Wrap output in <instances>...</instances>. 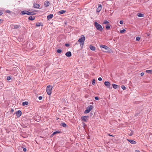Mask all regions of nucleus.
Wrapping results in <instances>:
<instances>
[{
    "mask_svg": "<svg viewBox=\"0 0 152 152\" xmlns=\"http://www.w3.org/2000/svg\"><path fill=\"white\" fill-rule=\"evenodd\" d=\"M3 14V12L2 11H0V15H1Z\"/></svg>",
    "mask_w": 152,
    "mask_h": 152,
    "instance_id": "nucleus-46",
    "label": "nucleus"
},
{
    "mask_svg": "<svg viewBox=\"0 0 152 152\" xmlns=\"http://www.w3.org/2000/svg\"><path fill=\"white\" fill-rule=\"evenodd\" d=\"M106 28L107 30H109L110 28V25H107L106 26Z\"/></svg>",
    "mask_w": 152,
    "mask_h": 152,
    "instance_id": "nucleus-29",
    "label": "nucleus"
},
{
    "mask_svg": "<svg viewBox=\"0 0 152 152\" xmlns=\"http://www.w3.org/2000/svg\"><path fill=\"white\" fill-rule=\"evenodd\" d=\"M50 4L49 1H45L44 3L45 6L46 7H48Z\"/></svg>",
    "mask_w": 152,
    "mask_h": 152,
    "instance_id": "nucleus-14",
    "label": "nucleus"
},
{
    "mask_svg": "<svg viewBox=\"0 0 152 152\" xmlns=\"http://www.w3.org/2000/svg\"><path fill=\"white\" fill-rule=\"evenodd\" d=\"M108 135L110 136H113V135H112L109 134H108Z\"/></svg>",
    "mask_w": 152,
    "mask_h": 152,
    "instance_id": "nucleus-49",
    "label": "nucleus"
},
{
    "mask_svg": "<svg viewBox=\"0 0 152 152\" xmlns=\"http://www.w3.org/2000/svg\"><path fill=\"white\" fill-rule=\"evenodd\" d=\"M56 52L57 53H60L61 52L62 50L61 49H58L57 50Z\"/></svg>",
    "mask_w": 152,
    "mask_h": 152,
    "instance_id": "nucleus-32",
    "label": "nucleus"
},
{
    "mask_svg": "<svg viewBox=\"0 0 152 152\" xmlns=\"http://www.w3.org/2000/svg\"><path fill=\"white\" fill-rule=\"evenodd\" d=\"M136 151H137V152H140V151H137V150H136Z\"/></svg>",
    "mask_w": 152,
    "mask_h": 152,
    "instance_id": "nucleus-50",
    "label": "nucleus"
},
{
    "mask_svg": "<svg viewBox=\"0 0 152 152\" xmlns=\"http://www.w3.org/2000/svg\"><path fill=\"white\" fill-rule=\"evenodd\" d=\"M126 31V30L124 29H123L122 30H121L120 31V32L121 33V34H123V33L125 31Z\"/></svg>",
    "mask_w": 152,
    "mask_h": 152,
    "instance_id": "nucleus-33",
    "label": "nucleus"
},
{
    "mask_svg": "<svg viewBox=\"0 0 152 152\" xmlns=\"http://www.w3.org/2000/svg\"><path fill=\"white\" fill-rule=\"evenodd\" d=\"M95 99L96 100H98L99 99V98L98 97H95Z\"/></svg>",
    "mask_w": 152,
    "mask_h": 152,
    "instance_id": "nucleus-42",
    "label": "nucleus"
},
{
    "mask_svg": "<svg viewBox=\"0 0 152 152\" xmlns=\"http://www.w3.org/2000/svg\"><path fill=\"white\" fill-rule=\"evenodd\" d=\"M85 40V37L84 35H81V38L78 39V42H80V45L81 48L83 47Z\"/></svg>",
    "mask_w": 152,
    "mask_h": 152,
    "instance_id": "nucleus-1",
    "label": "nucleus"
},
{
    "mask_svg": "<svg viewBox=\"0 0 152 152\" xmlns=\"http://www.w3.org/2000/svg\"><path fill=\"white\" fill-rule=\"evenodd\" d=\"M23 151L24 152H26V148H24L23 149Z\"/></svg>",
    "mask_w": 152,
    "mask_h": 152,
    "instance_id": "nucleus-45",
    "label": "nucleus"
},
{
    "mask_svg": "<svg viewBox=\"0 0 152 152\" xmlns=\"http://www.w3.org/2000/svg\"><path fill=\"white\" fill-rule=\"evenodd\" d=\"M93 108V107L92 105H90L89 106H88L84 112L85 113H89V112L92 110Z\"/></svg>",
    "mask_w": 152,
    "mask_h": 152,
    "instance_id": "nucleus-6",
    "label": "nucleus"
},
{
    "mask_svg": "<svg viewBox=\"0 0 152 152\" xmlns=\"http://www.w3.org/2000/svg\"><path fill=\"white\" fill-rule=\"evenodd\" d=\"M103 23L104 24H107V25H110V23L109 22L106 20H105L104 21Z\"/></svg>",
    "mask_w": 152,
    "mask_h": 152,
    "instance_id": "nucleus-30",
    "label": "nucleus"
},
{
    "mask_svg": "<svg viewBox=\"0 0 152 152\" xmlns=\"http://www.w3.org/2000/svg\"><path fill=\"white\" fill-rule=\"evenodd\" d=\"M121 88L123 90H125L126 89V88L124 86L122 85L121 86Z\"/></svg>",
    "mask_w": 152,
    "mask_h": 152,
    "instance_id": "nucleus-34",
    "label": "nucleus"
},
{
    "mask_svg": "<svg viewBox=\"0 0 152 152\" xmlns=\"http://www.w3.org/2000/svg\"><path fill=\"white\" fill-rule=\"evenodd\" d=\"M66 11L62 10H61L58 12V13L59 14L61 15L63 14L66 12Z\"/></svg>",
    "mask_w": 152,
    "mask_h": 152,
    "instance_id": "nucleus-19",
    "label": "nucleus"
},
{
    "mask_svg": "<svg viewBox=\"0 0 152 152\" xmlns=\"http://www.w3.org/2000/svg\"><path fill=\"white\" fill-rule=\"evenodd\" d=\"M19 27H20V25H15L14 26V28L17 29Z\"/></svg>",
    "mask_w": 152,
    "mask_h": 152,
    "instance_id": "nucleus-28",
    "label": "nucleus"
},
{
    "mask_svg": "<svg viewBox=\"0 0 152 152\" xmlns=\"http://www.w3.org/2000/svg\"><path fill=\"white\" fill-rule=\"evenodd\" d=\"M42 99V96H39V100H41Z\"/></svg>",
    "mask_w": 152,
    "mask_h": 152,
    "instance_id": "nucleus-41",
    "label": "nucleus"
},
{
    "mask_svg": "<svg viewBox=\"0 0 152 152\" xmlns=\"http://www.w3.org/2000/svg\"><path fill=\"white\" fill-rule=\"evenodd\" d=\"M92 84L93 85H94L95 84V80L93 79L92 81Z\"/></svg>",
    "mask_w": 152,
    "mask_h": 152,
    "instance_id": "nucleus-35",
    "label": "nucleus"
},
{
    "mask_svg": "<svg viewBox=\"0 0 152 152\" xmlns=\"http://www.w3.org/2000/svg\"><path fill=\"white\" fill-rule=\"evenodd\" d=\"M61 125L63 126L64 127H65L66 126V124L64 123H62L61 124Z\"/></svg>",
    "mask_w": 152,
    "mask_h": 152,
    "instance_id": "nucleus-26",
    "label": "nucleus"
},
{
    "mask_svg": "<svg viewBox=\"0 0 152 152\" xmlns=\"http://www.w3.org/2000/svg\"><path fill=\"white\" fill-rule=\"evenodd\" d=\"M52 88V87L50 86H48L47 87L46 91L48 94L50 95L51 94Z\"/></svg>",
    "mask_w": 152,
    "mask_h": 152,
    "instance_id": "nucleus-5",
    "label": "nucleus"
},
{
    "mask_svg": "<svg viewBox=\"0 0 152 152\" xmlns=\"http://www.w3.org/2000/svg\"><path fill=\"white\" fill-rule=\"evenodd\" d=\"M17 117H19L22 114V112L20 110H18L15 113Z\"/></svg>",
    "mask_w": 152,
    "mask_h": 152,
    "instance_id": "nucleus-8",
    "label": "nucleus"
},
{
    "mask_svg": "<svg viewBox=\"0 0 152 152\" xmlns=\"http://www.w3.org/2000/svg\"><path fill=\"white\" fill-rule=\"evenodd\" d=\"M112 86L114 89H116L118 87V86L114 84H112Z\"/></svg>",
    "mask_w": 152,
    "mask_h": 152,
    "instance_id": "nucleus-24",
    "label": "nucleus"
},
{
    "mask_svg": "<svg viewBox=\"0 0 152 152\" xmlns=\"http://www.w3.org/2000/svg\"><path fill=\"white\" fill-rule=\"evenodd\" d=\"M39 6V5L37 4H34V7L35 8H38Z\"/></svg>",
    "mask_w": 152,
    "mask_h": 152,
    "instance_id": "nucleus-18",
    "label": "nucleus"
},
{
    "mask_svg": "<svg viewBox=\"0 0 152 152\" xmlns=\"http://www.w3.org/2000/svg\"><path fill=\"white\" fill-rule=\"evenodd\" d=\"M144 75V73L143 72H142L140 74V75L141 76H142Z\"/></svg>",
    "mask_w": 152,
    "mask_h": 152,
    "instance_id": "nucleus-44",
    "label": "nucleus"
},
{
    "mask_svg": "<svg viewBox=\"0 0 152 152\" xmlns=\"http://www.w3.org/2000/svg\"><path fill=\"white\" fill-rule=\"evenodd\" d=\"M40 26H43V23H37L36 24V26L37 27H38Z\"/></svg>",
    "mask_w": 152,
    "mask_h": 152,
    "instance_id": "nucleus-20",
    "label": "nucleus"
},
{
    "mask_svg": "<svg viewBox=\"0 0 152 152\" xmlns=\"http://www.w3.org/2000/svg\"><path fill=\"white\" fill-rule=\"evenodd\" d=\"M88 116H82L81 117V119L82 121L85 122H87L88 121Z\"/></svg>",
    "mask_w": 152,
    "mask_h": 152,
    "instance_id": "nucleus-7",
    "label": "nucleus"
},
{
    "mask_svg": "<svg viewBox=\"0 0 152 152\" xmlns=\"http://www.w3.org/2000/svg\"><path fill=\"white\" fill-rule=\"evenodd\" d=\"M146 72L148 73L151 74L152 72V70H147Z\"/></svg>",
    "mask_w": 152,
    "mask_h": 152,
    "instance_id": "nucleus-31",
    "label": "nucleus"
},
{
    "mask_svg": "<svg viewBox=\"0 0 152 152\" xmlns=\"http://www.w3.org/2000/svg\"><path fill=\"white\" fill-rule=\"evenodd\" d=\"M60 133V132L59 131H55L53 132V133L52 134L51 136H53L54 135L58 134L59 133Z\"/></svg>",
    "mask_w": 152,
    "mask_h": 152,
    "instance_id": "nucleus-22",
    "label": "nucleus"
},
{
    "mask_svg": "<svg viewBox=\"0 0 152 152\" xmlns=\"http://www.w3.org/2000/svg\"><path fill=\"white\" fill-rule=\"evenodd\" d=\"M14 111V110L13 109H12L11 110V112L12 113Z\"/></svg>",
    "mask_w": 152,
    "mask_h": 152,
    "instance_id": "nucleus-47",
    "label": "nucleus"
},
{
    "mask_svg": "<svg viewBox=\"0 0 152 152\" xmlns=\"http://www.w3.org/2000/svg\"><path fill=\"white\" fill-rule=\"evenodd\" d=\"M53 16V14H51L48 15L47 16V17L48 20H50V19H51V18H52Z\"/></svg>",
    "mask_w": 152,
    "mask_h": 152,
    "instance_id": "nucleus-16",
    "label": "nucleus"
},
{
    "mask_svg": "<svg viewBox=\"0 0 152 152\" xmlns=\"http://www.w3.org/2000/svg\"><path fill=\"white\" fill-rule=\"evenodd\" d=\"M94 24L95 27L98 30L102 31L103 30V29L102 26L97 22H95Z\"/></svg>",
    "mask_w": 152,
    "mask_h": 152,
    "instance_id": "nucleus-3",
    "label": "nucleus"
},
{
    "mask_svg": "<svg viewBox=\"0 0 152 152\" xmlns=\"http://www.w3.org/2000/svg\"><path fill=\"white\" fill-rule=\"evenodd\" d=\"M133 134V133L132 132V133L129 134L130 136H131Z\"/></svg>",
    "mask_w": 152,
    "mask_h": 152,
    "instance_id": "nucleus-48",
    "label": "nucleus"
},
{
    "mask_svg": "<svg viewBox=\"0 0 152 152\" xmlns=\"http://www.w3.org/2000/svg\"><path fill=\"white\" fill-rule=\"evenodd\" d=\"M98 80L99 81H101V80H102V78L101 77H99L98 78Z\"/></svg>",
    "mask_w": 152,
    "mask_h": 152,
    "instance_id": "nucleus-40",
    "label": "nucleus"
},
{
    "mask_svg": "<svg viewBox=\"0 0 152 152\" xmlns=\"http://www.w3.org/2000/svg\"><path fill=\"white\" fill-rule=\"evenodd\" d=\"M105 85L108 88H110V83L108 81H105L104 83Z\"/></svg>",
    "mask_w": 152,
    "mask_h": 152,
    "instance_id": "nucleus-10",
    "label": "nucleus"
},
{
    "mask_svg": "<svg viewBox=\"0 0 152 152\" xmlns=\"http://www.w3.org/2000/svg\"><path fill=\"white\" fill-rule=\"evenodd\" d=\"M65 45L66 46L68 47H69L70 45H69V44L66 43V44H65Z\"/></svg>",
    "mask_w": 152,
    "mask_h": 152,
    "instance_id": "nucleus-39",
    "label": "nucleus"
},
{
    "mask_svg": "<svg viewBox=\"0 0 152 152\" xmlns=\"http://www.w3.org/2000/svg\"><path fill=\"white\" fill-rule=\"evenodd\" d=\"M26 47L28 49L31 50L33 49L34 45L32 42H27L26 45Z\"/></svg>",
    "mask_w": 152,
    "mask_h": 152,
    "instance_id": "nucleus-2",
    "label": "nucleus"
},
{
    "mask_svg": "<svg viewBox=\"0 0 152 152\" xmlns=\"http://www.w3.org/2000/svg\"><path fill=\"white\" fill-rule=\"evenodd\" d=\"M100 47L101 48H103L105 49L104 50H103V51L105 52H110V50H111L108 47L105 45H101L100 46Z\"/></svg>",
    "mask_w": 152,
    "mask_h": 152,
    "instance_id": "nucleus-4",
    "label": "nucleus"
},
{
    "mask_svg": "<svg viewBox=\"0 0 152 152\" xmlns=\"http://www.w3.org/2000/svg\"><path fill=\"white\" fill-rule=\"evenodd\" d=\"M140 40V38L139 37H137L136 38V40L137 41H139Z\"/></svg>",
    "mask_w": 152,
    "mask_h": 152,
    "instance_id": "nucleus-37",
    "label": "nucleus"
},
{
    "mask_svg": "<svg viewBox=\"0 0 152 152\" xmlns=\"http://www.w3.org/2000/svg\"><path fill=\"white\" fill-rule=\"evenodd\" d=\"M137 16L140 17H143L144 16V14L139 13L137 14Z\"/></svg>",
    "mask_w": 152,
    "mask_h": 152,
    "instance_id": "nucleus-23",
    "label": "nucleus"
},
{
    "mask_svg": "<svg viewBox=\"0 0 152 152\" xmlns=\"http://www.w3.org/2000/svg\"><path fill=\"white\" fill-rule=\"evenodd\" d=\"M127 140L132 144H135L136 143V142L133 140L128 139H127Z\"/></svg>",
    "mask_w": 152,
    "mask_h": 152,
    "instance_id": "nucleus-11",
    "label": "nucleus"
},
{
    "mask_svg": "<svg viewBox=\"0 0 152 152\" xmlns=\"http://www.w3.org/2000/svg\"><path fill=\"white\" fill-rule=\"evenodd\" d=\"M35 18L34 16H30L28 17V19L31 20H33L35 19Z\"/></svg>",
    "mask_w": 152,
    "mask_h": 152,
    "instance_id": "nucleus-21",
    "label": "nucleus"
},
{
    "mask_svg": "<svg viewBox=\"0 0 152 152\" xmlns=\"http://www.w3.org/2000/svg\"><path fill=\"white\" fill-rule=\"evenodd\" d=\"M35 14H36V13L34 12H29L28 11L27 15H34Z\"/></svg>",
    "mask_w": 152,
    "mask_h": 152,
    "instance_id": "nucleus-17",
    "label": "nucleus"
},
{
    "mask_svg": "<svg viewBox=\"0 0 152 152\" xmlns=\"http://www.w3.org/2000/svg\"><path fill=\"white\" fill-rule=\"evenodd\" d=\"M102 6L101 4H99V6L98 8H97L96 12L98 13L99 12L102 10Z\"/></svg>",
    "mask_w": 152,
    "mask_h": 152,
    "instance_id": "nucleus-9",
    "label": "nucleus"
},
{
    "mask_svg": "<svg viewBox=\"0 0 152 152\" xmlns=\"http://www.w3.org/2000/svg\"><path fill=\"white\" fill-rule=\"evenodd\" d=\"M120 23L121 24H122L123 23V21L122 20H121L120 21Z\"/></svg>",
    "mask_w": 152,
    "mask_h": 152,
    "instance_id": "nucleus-43",
    "label": "nucleus"
},
{
    "mask_svg": "<svg viewBox=\"0 0 152 152\" xmlns=\"http://www.w3.org/2000/svg\"><path fill=\"white\" fill-rule=\"evenodd\" d=\"M7 79L8 80H9L11 79V77L10 76H8L7 77Z\"/></svg>",
    "mask_w": 152,
    "mask_h": 152,
    "instance_id": "nucleus-36",
    "label": "nucleus"
},
{
    "mask_svg": "<svg viewBox=\"0 0 152 152\" xmlns=\"http://www.w3.org/2000/svg\"><path fill=\"white\" fill-rule=\"evenodd\" d=\"M3 86L4 84L1 81H0V89H1Z\"/></svg>",
    "mask_w": 152,
    "mask_h": 152,
    "instance_id": "nucleus-27",
    "label": "nucleus"
},
{
    "mask_svg": "<svg viewBox=\"0 0 152 152\" xmlns=\"http://www.w3.org/2000/svg\"><path fill=\"white\" fill-rule=\"evenodd\" d=\"M28 11L27 10H24L21 11L20 13V14L22 15H24L25 14H28Z\"/></svg>",
    "mask_w": 152,
    "mask_h": 152,
    "instance_id": "nucleus-13",
    "label": "nucleus"
},
{
    "mask_svg": "<svg viewBox=\"0 0 152 152\" xmlns=\"http://www.w3.org/2000/svg\"><path fill=\"white\" fill-rule=\"evenodd\" d=\"M28 102H27V101H26V102H23V103H22V105L23 106H25V105H28Z\"/></svg>",
    "mask_w": 152,
    "mask_h": 152,
    "instance_id": "nucleus-25",
    "label": "nucleus"
},
{
    "mask_svg": "<svg viewBox=\"0 0 152 152\" xmlns=\"http://www.w3.org/2000/svg\"><path fill=\"white\" fill-rule=\"evenodd\" d=\"M6 12H7V13H11V12L10 10H7L6 11Z\"/></svg>",
    "mask_w": 152,
    "mask_h": 152,
    "instance_id": "nucleus-38",
    "label": "nucleus"
},
{
    "mask_svg": "<svg viewBox=\"0 0 152 152\" xmlns=\"http://www.w3.org/2000/svg\"><path fill=\"white\" fill-rule=\"evenodd\" d=\"M65 55L68 57H70L72 56V53L71 52L68 51L65 53Z\"/></svg>",
    "mask_w": 152,
    "mask_h": 152,
    "instance_id": "nucleus-12",
    "label": "nucleus"
},
{
    "mask_svg": "<svg viewBox=\"0 0 152 152\" xmlns=\"http://www.w3.org/2000/svg\"><path fill=\"white\" fill-rule=\"evenodd\" d=\"M89 48L92 51H95L96 50L95 47L91 45H90Z\"/></svg>",
    "mask_w": 152,
    "mask_h": 152,
    "instance_id": "nucleus-15",
    "label": "nucleus"
}]
</instances>
